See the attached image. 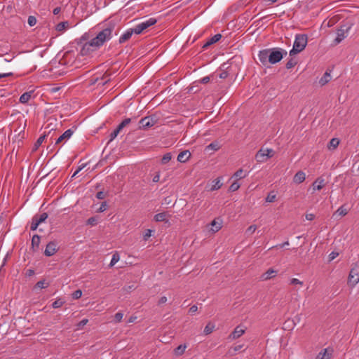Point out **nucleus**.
Instances as JSON below:
<instances>
[{"instance_id":"obj_1","label":"nucleus","mask_w":359,"mask_h":359,"mask_svg":"<svg viewBox=\"0 0 359 359\" xmlns=\"http://www.w3.org/2000/svg\"><path fill=\"white\" fill-rule=\"evenodd\" d=\"M308 42V37L306 34H298L295 36V39L292 49L290 51V55H294L302 52L306 48Z\"/></svg>"},{"instance_id":"obj_2","label":"nucleus","mask_w":359,"mask_h":359,"mask_svg":"<svg viewBox=\"0 0 359 359\" xmlns=\"http://www.w3.org/2000/svg\"><path fill=\"white\" fill-rule=\"evenodd\" d=\"M113 27H107L100 32L97 36L93 38L94 43H97L99 47L102 46L106 41L110 40L112 37Z\"/></svg>"},{"instance_id":"obj_3","label":"nucleus","mask_w":359,"mask_h":359,"mask_svg":"<svg viewBox=\"0 0 359 359\" xmlns=\"http://www.w3.org/2000/svg\"><path fill=\"white\" fill-rule=\"evenodd\" d=\"M283 55H287V51L279 48H270L269 63L276 64L280 62Z\"/></svg>"},{"instance_id":"obj_4","label":"nucleus","mask_w":359,"mask_h":359,"mask_svg":"<svg viewBox=\"0 0 359 359\" xmlns=\"http://www.w3.org/2000/svg\"><path fill=\"white\" fill-rule=\"evenodd\" d=\"M359 282V264L352 266L348 276L347 283L351 287H354Z\"/></svg>"},{"instance_id":"obj_5","label":"nucleus","mask_w":359,"mask_h":359,"mask_svg":"<svg viewBox=\"0 0 359 359\" xmlns=\"http://www.w3.org/2000/svg\"><path fill=\"white\" fill-rule=\"evenodd\" d=\"M274 151L272 149H260L255 155L257 163L266 162L269 158L273 157Z\"/></svg>"},{"instance_id":"obj_6","label":"nucleus","mask_w":359,"mask_h":359,"mask_svg":"<svg viewBox=\"0 0 359 359\" xmlns=\"http://www.w3.org/2000/svg\"><path fill=\"white\" fill-rule=\"evenodd\" d=\"M94 42L93 39H92L91 41L83 43L80 50L81 55L83 56L88 55L97 50L100 47L97 43L95 44Z\"/></svg>"},{"instance_id":"obj_7","label":"nucleus","mask_w":359,"mask_h":359,"mask_svg":"<svg viewBox=\"0 0 359 359\" xmlns=\"http://www.w3.org/2000/svg\"><path fill=\"white\" fill-rule=\"evenodd\" d=\"M157 22V20L154 18H151L138 25L134 27L135 34H140L144 30L149 28V27L154 25Z\"/></svg>"},{"instance_id":"obj_8","label":"nucleus","mask_w":359,"mask_h":359,"mask_svg":"<svg viewBox=\"0 0 359 359\" xmlns=\"http://www.w3.org/2000/svg\"><path fill=\"white\" fill-rule=\"evenodd\" d=\"M156 123V121L154 118L151 116H146L141 118L139 121V128L147 129L154 126Z\"/></svg>"},{"instance_id":"obj_9","label":"nucleus","mask_w":359,"mask_h":359,"mask_svg":"<svg viewBox=\"0 0 359 359\" xmlns=\"http://www.w3.org/2000/svg\"><path fill=\"white\" fill-rule=\"evenodd\" d=\"M58 249L57 243L55 241H50L46 245L44 255L47 257H50L56 253Z\"/></svg>"},{"instance_id":"obj_10","label":"nucleus","mask_w":359,"mask_h":359,"mask_svg":"<svg viewBox=\"0 0 359 359\" xmlns=\"http://www.w3.org/2000/svg\"><path fill=\"white\" fill-rule=\"evenodd\" d=\"M245 332V329L242 325H238L233 331L229 335L228 339L235 340L241 337Z\"/></svg>"},{"instance_id":"obj_11","label":"nucleus","mask_w":359,"mask_h":359,"mask_svg":"<svg viewBox=\"0 0 359 359\" xmlns=\"http://www.w3.org/2000/svg\"><path fill=\"white\" fill-rule=\"evenodd\" d=\"M270 48L260 50L258 54L259 61L262 65H266L269 63Z\"/></svg>"},{"instance_id":"obj_12","label":"nucleus","mask_w":359,"mask_h":359,"mask_svg":"<svg viewBox=\"0 0 359 359\" xmlns=\"http://www.w3.org/2000/svg\"><path fill=\"white\" fill-rule=\"evenodd\" d=\"M325 180L323 177H318L312 184L313 192L315 191H320L325 186Z\"/></svg>"},{"instance_id":"obj_13","label":"nucleus","mask_w":359,"mask_h":359,"mask_svg":"<svg viewBox=\"0 0 359 359\" xmlns=\"http://www.w3.org/2000/svg\"><path fill=\"white\" fill-rule=\"evenodd\" d=\"M221 38H222V35L220 34H217L214 35L210 39H208V41L203 44L202 48L203 49L207 48L210 46L219 41L221 39Z\"/></svg>"},{"instance_id":"obj_14","label":"nucleus","mask_w":359,"mask_h":359,"mask_svg":"<svg viewBox=\"0 0 359 359\" xmlns=\"http://www.w3.org/2000/svg\"><path fill=\"white\" fill-rule=\"evenodd\" d=\"M276 275L277 271H275L273 269H269L265 273H264L260 278L262 280H268L275 277Z\"/></svg>"},{"instance_id":"obj_15","label":"nucleus","mask_w":359,"mask_h":359,"mask_svg":"<svg viewBox=\"0 0 359 359\" xmlns=\"http://www.w3.org/2000/svg\"><path fill=\"white\" fill-rule=\"evenodd\" d=\"M74 131L72 129L67 130L62 135H60L56 140L55 144H58L64 140H69L72 135Z\"/></svg>"},{"instance_id":"obj_16","label":"nucleus","mask_w":359,"mask_h":359,"mask_svg":"<svg viewBox=\"0 0 359 359\" xmlns=\"http://www.w3.org/2000/svg\"><path fill=\"white\" fill-rule=\"evenodd\" d=\"M135 33L134 28L126 30L119 38V43H123L130 39L133 34Z\"/></svg>"},{"instance_id":"obj_17","label":"nucleus","mask_w":359,"mask_h":359,"mask_svg":"<svg viewBox=\"0 0 359 359\" xmlns=\"http://www.w3.org/2000/svg\"><path fill=\"white\" fill-rule=\"evenodd\" d=\"M191 156V153L188 150L180 152L177 156V161L180 163L187 162Z\"/></svg>"},{"instance_id":"obj_18","label":"nucleus","mask_w":359,"mask_h":359,"mask_svg":"<svg viewBox=\"0 0 359 359\" xmlns=\"http://www.w3.org/2000/svg\"><path fill=\"white\" fill-rule=\"evenodd\" d=\"M347 36L346 32L344 29H339L337 32V37L334 39L335 44L339 43Z\"/></svg>"},{"instance_id":"obj_19","label":"nucleus","mask_w":359,"mask_h":359,"mask_svg":"<svg viewBox=\"0 0 359 359\" xmlns=\"http://www.w3.org/2000/svg\"><path fill=\"white\" fill-rule=\"evenodd\" d=\"M332 353V350L325 348L318 353L317 359H330Z\"/></svg>"},{"instance_id":"obj_20","label":"nucleus","mask_w":359,"mask_h":359,"mask_svg":"<svg viewBox=\"0 0 359 359\" xmlns=\"http://www.w3.org/2000/svg\"><path fill=\"white\" fill-rule=\"evenodd\" d=\"M306 179V175L303 171H298L293 177L294 183L300 184L303 182Z\"/></svg>"},{"instance_id":"obj_21","label":"nucleus","mask_w":359,"mask_h":359,"mask_svg":"<svg viewBox=\"0 0 359 359\" xmlns=\"http://www.w3.org/2000/svg\"><path fill=\"white\" fill-rule=\"evenodd\" d=\"M170 217V215L165 212H161V213H158L156 215H155L154 216V220L156 222H168V217Z\"/></svg>"},{"instance_id":"obj_22","label":"nucleus","mask_w":359,"mask_h":359,"mask_svg":"<svg viewBox=\"0 0 359 359\" xmlns=\"http://www.w3.org/2000/svg\"><path fill=\"white\" fill-rule=\"evenodd\" d=\"M33 94V91H29L24 93L20 97V102L22 104H27L31 99Z\"/></svg>"},{"instance_id":"obj_23","label":"nucleus","mask_w":359,"mask_h":359,"mask_svg":"<svg viewBox=\"0 0 359 359\" xmlns=\"http://www.w3.org/2000/svg\"><path fill=\"white\" fill-rule=\"evenodd\" d=\"M331 79V75L330 73L328 72H325L324 75L320 78L319 80V83L320 86H325L326 83H327Z\"/></svg>"},{"instance_id":"obj_24","label":"nucleus","mask_w":359,"mask_h":359,"mask_svg":"<svg viewBox=\"0 0 359 359\" xmlns=\"http://www.w3.org/2000/svg\"><path fill=\"white\" fill-rule=\"evenodd\" d=\"M220 147H221V146H220L219 143L217 141H215V142H212V143H210V144H208L205 147V150L208 151V150L211 149L213 151H218L220 149Z\"/></svg>"},{"instance_id":"obj_25","label":"nucleus","mask_w":359,"mask_h":359,"mask_svg":"<svg viewBox=\"0 0 359 359\" xmlns=\"http://www.w3.org/2000/svg\"><path fill=\"white\" fill-rule=\"evenodd\" d=\"M213 184L212 186V187L210 188V191H215V190H217L219 189L222 185V183L221 182V180L219 179V177L215 179L213 182H212Z\"/></svg>"},{"instance_id":"obj_26","label":"nucleus","mask_w":359,"mask_h":359,"mask_svg":"<svg viewBox=\"0 0 359 359\" xmlns=\"http://www.w3.org/2000/svg\"><path fill=\"white\" fill-rule=\"evenodd\" d=\"M131 122V118H125L118 126V127L116 128V130H118V132L120 133L121 131V130L127 126Z\"/></svg>"},{"instance_id":"obj_27","label":"nucleus","mask_w":359,"mask_h":359,"mask_svg":"<svg viewBox=\"0 0 359 359\" xmlns=\"http://www.w3.org/2000/svg\"><path fill=\"white\" fill-rule=\"evenodd\" d=\"M40 240H41V238L39 236H38V235L33 236L32 239V246L33 248H39V244H40Z\"/></svg>"},{"instance_id":"obj_28","label":"nucleus","mask_w":359,"mask_h":359,"mask_svg":"<svg viewBox=\"0 0 359 359\" xmlns=\"http://www.w3.org/2000/svg\"><path fill=\"white\" fill-rule=\"evenodd\" d=\"M186 348H187L186 345H180V346H178L174 350L175 354L177 355H182L184 353Z\"/></svg>"},{"instance_id":"obj_29","label":"nucleus","mask_w":359,"mask_h":359,"mask_svg":"<svg viewBox=\"0 0 359 359\" xmlns=\"http://www.w3.org/2000/svg\"><path fill=\"white\" fill-rule=\"evenodd\" d=\"M215 329V325L211 323H208L206 326L204 328V333L205 334L208 335L210 333L212 332V331L214 330Z\"/></svg>"},{"instance_id":"obj_30","label":"nucleus","mask_w":359,"mask_h":359,"mask_svg":"<svg viewBox=\"0 0 359 359\" xmlns=\"http://www.w3.org/2000/svg\"><path fill=\"white\" fill-rule=\"evenodd\" d=\"M68 26H69L68 22H62L57 25L56 29L58 32H63L64 30L66 29L67 27H68Z\"/></svg>"},{"instance_id":"obj_31","label":"nucleus","mask_w":359,"mask_h":359,"mask_svg":"<svg viewBox=\"0 0 359 359\" xmlns=\"http://www.w3.org/2000/svg\"><path fill=\"white\" fill-rule=\"evenodd\" d=\"M99 220L98 216L91 217L86 221V224L90 225V226H95Z\"/></svg>"},{"instance_id":"obj_32","label":"nucleus","mask_w":359,"mask_h":359,"mask_svg":"<svg viewBox=\"0 0 359 359\" xmlns=\"http://www.w3.org/2000/svg\"><path fill=\"white\" fill-rule=\"evenodd\" d=\"M339 139L337 138H332L330 142H329V145H328V148L330 149H335L337 147V146L339 145Z\"/></svg>"},{"instance_id":"obj_33","label":"nucleus","mask_w":359,"mask_h":359,"mask_svg":"<svg viewBox=\"0 0 359 359\" xmlns=\"http://www.w3.org/2000/svg\"><path fill=\"white\" fill-rule=\"evenodd\" d=\"M45 138H46V135L40 136L38 138L36 142L34 143V148H33L34 151L36 150L41 145V144L44 141Z\"/></svg>"},{"instance_id":"obj_34","label":"nucleus","mask_w":359,"mask_h":359,"mask_svg":"<svg viewBox=\"0 0 359 359\" xmlns=\"http://www.w3.org/2000/svg\"><path fill=\"white\" fill-rule=\"evenodd\" d=\"M48 285L49 283H46L45 280H42L36 283V284L34 286V288L43 289L48 287Z\"/></svg>"},{"instance_id":"obj_35","label":"nucleus","mask_w":359,"mask_h":359,"mask_svg":"<svg viewBox=\"0 0 359 359\" xmlns=\"http://www.w3.org/2000/svg\"><path fill=\"white\" fill-rule=\"evenodd\" d=\"M172 154L171 153H166L164 154L161 158V163L162 164H166L168 163L171 159H172Z\"/></svg>"},{"instance_id":"obj_36","label":"nucleus","mask_w":359,"mask_h":359,"mask_svg":"<svg viewBox=\"0 0 359 359\" xmlns=\"http://www.w3.org/2000/svg\"><path fill=\"white\" fill-rule=\"evenodd\" d=\"M34 217L41 224L48 218V214L46 212H43L40 215H35Z\"/></svg>"},{"instance_id":"obj_37","label":"nucleus","mask_w":359,"mask_h":359,"mask_svg":"<svg viewBox=\"0 0 359 359\" xmlns=\"http://www.w3.org/2000/svg\"><path fill=\"white\" fill-rule=\"evenodd\" d=\"M119 259H120V256H119L118 253L115 252L112 256L109 266H113L114 265H115L119 261Z\"/></svg>"},{"instance_id":"obj_38","label":"nucleus","mask_w":359,"mask_h":359,"mask_svg":"<svg viewBox=\"0 0 359 359\" xmlns=\"http://www.w3.org/2000/svg\"><path fill=\"white\" fill-rule=\"evenodd\" d=\"M347 213L348 210L344 207V205H341L337 209L334 214H338L339 215L343 217L347 215Z\"/></svg>"},{"instance_id":"obj_39","label":"nucleus","mask_w":359,"mask_h":359,"mask_svg":"<svg viewBox=\"0 0 359 359\" xmlns=\"http://www.w3.org/2000/svg\"><path fill=\"white\" fill-rule=\"evenodd\" d=\"M245 176H246V174L244 173L243 170L239 169L234 173L233 177L239 178V179H242V178L245 177Z\"/></svg>"},{"instance_id":"obj_40","label":"nucleus","mask_w":359,"mask_h":359,"mask_svg":"<svg viewBox=\"0 0 359 359\" xmlns=\"http://www.w3.org/2000/svg\"><path fill=\"white\" fill-rule=\"evenodd\" d=\"M39 224L40 223L36 220V219L34 217H33L30 226V229L32 231H35L38 228Z\"/></svg>"},{"instance_id":"obj_41","label":"nucleus","mask_w":359,"mask_h":359,"mask_svg":"<svg viewBox=\"0 0 359 359\" xmlns=\"http://www.w3.org/2000/svg\"><path fill=\"white\" fill-rule=\"evenodd\" d=\"M296 65H297L296 60L291 58L287 62L285 67L287 69H289L294 67Z\"/></svg>"},{"instance_id":"obj_42","label":"nucleus","mask_w":359,"mask_h":359,"mask_svg":"<svg viewBox=\"0 0 359 359\" xmlns=\"http://www.w3.org/2000/svg\"><path fill=\"white\" fill-rule=\"evenodd\" d=\"M64 303H65L64 301H62V299H59L55 300L53 303L52 306L54 309H57V308L61 307L64 304Z\"/></svg>"},{"instance_id":"obj_43","label":"nucleus","mask_w":359,"mask_h":359,"mask_svg":"<svg viewBox=\"0 0 359 359\" xmlns=\"http://www.w3.org/2000/svg\"><path fill=\"white\" fill-rule=\"evenodd\" d=\"M240 188V184L237 182H233L229 187V191H236Z\"/></svg>"},{"instance_id":"obj_44","label":"nucleus","mask_w":359,"mask_h":359,"mask_svg":"<svg viewBox=\"0 0 359 359\" xmlns=\"http://www.w3.org/2000/svg\"><path fill=\"white\" fill-rule=\"evenodd\" d=\"M276 196L273 193H269L266 198V201L269 203H272L276 200Z\"/></svg>"},{"instance_id":"obj_45","label":"nucleus","mask_w":359,"mask_h":359,"mask_svg":"<svg viewBox=\"0 0 359 359\" xmlns=\"http://www.w3.org/2000/svg\"><path fill=\"white\" fill-rule=\"evenodd\" d=\"M81 295H82V291L81 290H77L73 292L72 297L74 299H78L81 297Z\"/></svg>"},{"instance_id":"obj_46","label":"nucleus","mask_w":359,"mask_h":359,"mask_svg":"<svg viewBox=\"0 0 359 359\" xmlns=\"http://www.w3.org/2000/svg\"><path fill=\"white\" fill-rule=\"evenodd\" d=\"M107 207V203L106 201H104L101 203L100 208L97 209V212H102L106 210Z\"/></svg>"},{"instance_id":"obj_47","label":"nucleus","mask_w":359,"mask_h":359,"mask_svg":"<svg viewBox=\"0 0 359 359\" xmlns=\"http://www.w3.org/2000/svg\"><path fill=\"white\" fill-rule=\"evenodd\" d=\"M123 314L121 312H118L114 316V320L116 323H119L121 321L123 318Z\"/></svg>"},{"instance_id":"obj_48","label":"nucleus","mask_w":359,"mask_h":359,"mask_svg":"<svg viewBox=\"0 0 359 359\" xmlns=\"http://www.w3.org/2000/svg\"><path fill=\"white\" fill-rule=\"evenodd\" d=\"M36 23V19L35 17L34 16H29L28 18V24L32 27V26H34Z\"/></svg>"},{"instance_id":"obj_49","label":"nucleus","mask_w":359,"mask_h":359,"mask_svg":"<svg viewBox=\"0 0 359 359\" xmlns=\"http://www.w3.org/2000/svg\"><path fill=\"white\" fill-rule=\"evenodd\" d=\"M291 285H299L300 286L303 285V282L299 280L297 278H293L290 280Z\"/></svg>"},{"instance_id":"obj_50","label":"nucleus","mask_w":359,"mask_h":359,"mask_svg":"<svg viewBox=\"0 0 359 359\" xmlns=\"http://www.w3.org/2000/svg\"><path fill=\"white\" fill-rule=\"evenodd\" d=\"M256 229H257L256 225H251L247 229L246 233L252 234L255 231Z\"/></svg>"},{"instance_id":"obj_51","label":"nucleus","mask_w":359,"mask_h":359,"mask_svg":"<svg viewBox=\"0 0 359 359\" xmlns=\"http://www.w3.org/2000/svg\"><path fill=\"white\" fill-rule=\"evenodd\" d=\"M119 134V132L118 130H116V129H115L112 133H111L110 134V140L109 141H112L114 140L116 137L117 135Z\"/></svg>"},{"instance_id":"obj_52","label":"nucleus","mask_w":359,"mask_h":359,"mask_svg":"<svg viewBox=\"0 0 359 359\" xmlns=\"http://www.w3.org/2000/svg\"><path fill=\"white\" fill-rule=\"evenodd\" d=\"M107 196V194L104 191H99L96 194V198L98 199H104Z\"/></svg>"},{"instance_id":"obj_53","label":"nucleus","mask_w":359,"mask_h":359,"mask_svg":"<svg viewBox=\"0 0 359 359\" xmlns=\"http://www.w3.org/2000/svg\"><path fill=\"white\" fill-rule=\"evenodd\" d=\"M88 322V319H83L81 321H80L78 324H77V327H78V329H80L82 327H83L84 325H86L87 324V323Z\"/></svg>"},{"instance_id":"obj_54","label":"nucleus","mask_w":359,"mask_h":359,"mask_svg":"<svg viewBox=\"0 0 359 359\" xmlns=\"http://www.w3.org/2000/svg\"><path fill=\"white\" fill-rule=\"evenodd\" d=\"M151 233H152V230L151 229H147L145 232V233L144 234V239L145 241H147L149 237L151 236Z\"/></svg>"},{"instance_id":"obj_55","label":"nucleus","mask_w":359,"mask_h":359,"mask_svg":"<svg viewBox=\"0 0 359 359\" xmlns=\"http://www.w3.org/2000/svg\"><path fill=\"white\" fill-rule=\"evenodd\" d=\"M338 255H339V253H338V252H332L329 255V260H330V261H332V260L334 259H335Z\"/></svg>"},{"instance_id":"obj_56","label":"nucleus","mask_w":359,"mask_h":359,"mask_svg":"<svg viewBox=\"0 0 359 359\" xmlns=\"http://www.w3.org/2000/svg\"><path fill=\"white\" fill-rule=\"evenodd\" d=\"M210 80V78L209 76H204L203 78H202L201 80H200V82L201 83H208Z\"/></svg>"},{"instance_id":"obj_57","label":"nucleus","mask_w":359,"mask_h":359,"mask_svg":"<svg viewBox=\"0 0 359 359\" xmlns=\"http://www.w3.org/2000/svg\"><path fill=\"white\" fill-rule=\"evenodd\" d=\"M229 74L226 71H223L219 74V77L220 79H226L228 76Z\"/></svg>"},{"instance_id":"obj_58","label":"nucleus","mask_w":359,"mask_h":359,"mask_svg":"<svg viewBox=\"0 0 359 359\" xmlns=\"http://www.w3.org/2000/svg\"><path fill=\"white\" fill-rule=\"evenodd\" d=\"M160 180V172H158L153 177V182H158Z\"/></svg>"},{"instance_id":"obj_59","label":"nucleus","mask_w":359,"mask_h":359,"mask_svg":"<svg viewBox=\"0 0 359 359\" xmlns=\"http://www.w3.org/2000/svg\"><path fill=\"white\" fill-rule=\"evenodd\" d=\"M85 166H86L85 164H83L82 165L79 166L78 168V169L73 174L72 177H75Z\"/></svg>"},{"instance_id":"obj_60","label":"nucleus","mask_w":359,"mask_h":359,"mask_svg":"<svg viewBox=\"0 0 359 359\" xmlns=\"http://www.w3.org/2000/svg\"><path fill=\"white\" fill-rule=\"evenodd\" d=\"M11 76H13V73L12 72H7V73H4V74H0V79L6 78V77Z\"/></svg>"},{"instance_id":"obj_61","label":"nucleus","mask_w":359,"mask_h":359,"mask_svg":"<svg viewBox=\"0 0 359 359\" xmlns=\"http://www.w3.org/2000/svg\"><path fill=\"white\" fill-rule=\"evenodd\" d=\"M197 310H198V307H197V306H196V305H193V306L189 309V312L190 313H191V314H192V313H194L196 312V311H197Z\"/></svg>"},{"instance_id":"obj_62","label":"nucleus","mask_w":359,"mask_h":359,"mask_svg":"<svg viewBox=\"0 0 359 359\" xmlns=\"http://www.w3.org/2000/svg\"><path fill=\"white\" fill-rule=\"evenodd\" d=\"M314 218H315V215L313 214H312V213H309V214H306V219L307 220L311 221V220L314 219Z\"/></svg>"},{"instance_id":"obj_63","label":"nucleus","mask_w":359,"mask_h":359,"mask_svg":"<svg viewBox=\"0 0 359 359\" xmlns=\"http://www.w3.org/2000/svg\"><path fill=\"white\" fill-rule=\"evenodd\" d=\"M243 344H240V345L233 346L232 348H233V351L236 353V352L240 351L243 348Z\"/></svg>"},{"instance_id":"obj_64","label":"nucleus","mask_w":359,"mask_h":359,"mask_svg":"<svg viewBox=\"0 0 359 359\" xmlns=\"http://www.w3.org/2000/svg\"><path fill=\"white\" fill-rule=\"evenodd\" d=\"M166 302H167V297L163 296V297H161L160 299L158 300V304H165Z\"/></svg>"}]
</instances>
